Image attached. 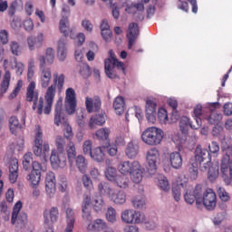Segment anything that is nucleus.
<instances>
[{"label":"nucleus","mask_w":232,"mask_h":232,"mask_svg":"<svg viewBox=\"0 0 232 232\" xmlns=\"http://www.w3.org/2000/svg\"><path fill=\"white\" fill-rule=\"evenodd\" d=\"M57 57L59 61H65L68 55V49L66 48V38H62L58 42Z\"/></svg>","instance_id":"nucleus-29"},{"label":"nucleus","mask_w":232,"mask_h":232,"mask_svg":"<svg viewBox=\"0 0 232 232\" xmlns=\"http://www.w3.org/2000/svg\"><path fill=\"white\" fill-rule=\"evenodd\" d=\"M105 177L111 182H113L117 179V169L113 167H107L105 169Z\"/></svg>","instance_id":"nucleus-53"},{"label":"nucleus","mask_w":232,"mask_h":232,"mask_svg":"<svg viewBox=\"0 0 232 232\" xmlns=\"http://www.w3.org/2000/svg\"><path fill=\"white\" fill-rule=\"evenodd\" d=\"M138 37H139V24L137 23L130 24L128 33H127V39L129 41V50H131Z\"/></svg>","instance_id":"nucleus-21"},{"label":"nucleus","mask_w":232,"mask_h":232,"mask_svg":"<svg viewBox=\"0 0 232 232\" xmlns=\"http://www.w3.org/2000/svg\"><path fill=\"white\" fill-rule=\"evenodd\" d=\"M115 185L118 186V188H121L123 189H126L128 186H130V179L126 176H117L116 179L112 181Z\"/></svg>","instance_id":"nucleus-42"},{"label":"nucleus","mask_w":232,"mask_h":232,"mask_svg":"<svg viewBox=\"0 0 232 232\" xmlns=\"http://www.w3.org/2000/svg\"><path fill=\"white\" fill-rule=\"evenodd\" d=\"M208 179L210 180V182L217 180V179H218V166L210 165L208 168Z\"/></svg>","instance_id":"nucleus-51"},{"label":"nucleus","mask_w":232,"mask_h":232,"mask_svg":"<svg viewBox=\"0 0 232 232\" xmlns=\"http://www.w3.org/2000/svg\"><path fill=\"white\" fill-rule=\"evenodd\" d=\"M162 139H164V132L157 127H150L141 134V140L148 146H157L162 142Z\"/></svg>","instance_id":"nucleus-7"},{"label":"nucleus","mask_w":232,"mask_h":232,"mask_svg":"<svg viewBox=\"0 0 232 232\" xmlns=\"http://www.w3.org/2000/svg\"><path fill=\"white\" fill-rule=\"evenodd\" d=\"M208 150L212 155H218V152L220 151V146L218 145V142L212 141L211 144L208 145Z\"/></svg>","instance_id":"nucleus-64"},{"label":"nucleus","mask_w":232,"mask_h":232,"mask_svg":"<svg viewBox=\"0 0 232 232\" xmlns=\"http://www.w3.org/2000/svg\"><path fill=\"white\" fill-rule=\"evenodd\" d=\"M53 77V83L46 90L44 98H39V92H35V82H31L27 87L26 101L28 102H34L33 110H37L38 115H43V111L45 115L52 113V106H53L57 88L59 92H63V88H64V79L66 77L63 73L54 72Z\"/></svg>","instance_id":"nucleus-1"},{"label":"nucleus","mask_w":232,"mask_h":232,"mask_svg":"<svg viewBox=\"0 0 232 232\" xmlns=\"http://www.w3.org/2000/svg\"><path fill=\"white\" fill-rule=\"evenodd\" d=\"M106 150V147H97L94 150H92V152L91 154V159L92 160H95V162H102L104 160V151Z\"/></svg>","instance_id":"nucleus-34"},{"label":"nucleus","mask_w":232,"mask_h":232,"mask_svg":"<svg viewBox=\"0 0 232 232\" xmlns=\"http://www.w3.org/2000/svg\"><path fill=\"white\" fill-rule=\"evenodd\" d=\"M110 133H111V130H110L109 128H102L96 131V137L100 140H106L107 144L108 142H110Z\"/></svg>","instance_id":"nucleus-41"},{"label":"nucleus","mask_w":232,"mask_h":232,"mask_svg":"<svg viewBox=\"0 0 232 232\" xmlns=\"http://www.w3.org/2000/svg\"><path fill=\"white\" fill-rule=\"evenodd\" d=\"M202 197V186L197 185L193 191L188 189L184 195V199L187 204H194L197 198H200Z\"/></svg>","instance_id":"nucleus-20"},{"label":"nucleus","mask_w":232,"mask_h":232,"mask_svg":"<svg viewBox=\"0 0 232 232\" xmlns=\"http://www.w3.org/2000/svg\"><path fill=\"white\" fill-rule=\"evenodd\" d=\"M82 27L85 32H88V34H92V32H93V24L88 18L82 20Z\"/></svg>","instance_id":"nucleus-60"},{"label":"nucleus","mask_w":232,"mask_h":232,"mask_svg":"<svg viewBox=\"0 0 232 232\" xmlns=\"http://www.w3.org/2000/svg\"><path fill=\"white\" fill-rule=\"evenodd\" d=\"M146 160L148 164V173H150V175H155L157 164L160 162V153L157 148H152L147 151Z\"/></svg>","instance_id":"nucleus-10"},{"label":"nucleus","mask_w":232,"mask_h":232,"mask_svg":"<svg viewBox=\"0 0 232 232\" xmlns=\"http://www.w3.org/2000/svg\"><path fill=\"white\" fill-rule=\"evenodd\" d=\"M92 204L96 213H99V211H102V209L106 208V203H104V198H102V196H96L95 198H93Z\"/></svg>","instance_id":"nucleus-37"},{"label":"nucleus","mask_w":232,"mask_h":232,"mask_svg":"<svg viewBox=\"0 0 232 232\" xmlns=\"http://www.w3.org/2000/svg\"><path fill=\"white\" fill-rule=\"evenodd\" d=\"M111 200L117 204L118 206H122V204L126 203V193L123 191H118L110 196Z\"/></svg>","instance_id":"nucleus-36"},{"label":"nucleus","mask_w":232,"mask_h":232,"mask_svg":"<svg viewBox=\"0 0 232 232\" xmlns=\"http://www.w3.org/2000/svg\"><path fill=\"white\" fill-rule=\"evenodd\" d=\"M45 192L49 198H53V195H55V174L53 172L46 174Z\"/></svg>","instance_id":"nucleus-19"},{"label":"nucleus","mask_w":232,"mask_h":232,"mask_svg":"<svg viewBox=\"0 0 232 232\" xmlns=\"http://www.w3.org/2000/svg\"><path fill=\"white\" fill-rule=\"evenodd\" d=\"M168 104L172 108V115L177 119L179 117V112L177 111V108H179V102L175 99H169Z\"/></svg>","instance_id":"nucleus-59"},{"label":"nucleus","mask_w":232,"mask_h":232,"mask_svg":"<svg viewBox=\"0 0 232 232\" xmlns=\"http://www.w3.org/2000/svg\"><path fill=\"white\" fill-rule=\"evenodd\" d=\"M194 160H191L189 162L193 168L191 172V178L197 179L198 175V168L200 171H208L209 166H211V154L208 149L198 145L194 152Z\"/></svg>","instance_id":"nucleus-2"},{"label":"nucleus","mask_w":232,"mask_h":232,"mask_svg":"<svg viewBox=\"0 0 232 232\" xmlns=\"http://www.w3.org/2000/svg\"><path fill=\"white\" fill-rule=\"evenodd\" d=\"M9 124L10 131L14 135H16L17 131L23 128V125L19 123V120H17V117L15 116H13L9 119Z\"/></svg>","instance_id":"nucleus-40"},{"label":"nucleus","mask_w":232,"mask_h":232,"mask_svg":"<svg viewBox=\"0 0 232 232\" xmlns=\"http://www.w3.org/2000/svg\"><path fill=\"white\" fill-rule=\"evenodd\" d=\"M58 188L59 191H61L62 193H66V191H68V179H66V178L62 177L60 179L58 183Z\"/></svg>","instance_id":"nucleus-61"},{"label":"nucleus","mask_w":232,"mask_h":232,"mask_svg":"<svg viewBox=\"0 0 232 232\" xmlns=\"http://www.w3.org/2000/svg\"><path fill=\"white\" fill-rule=\"evenodd\" d=\"M50 161L53 169L66 168V154L64 152L52 150Z\"/></svg>","instance_id":"nucleus-14"},{"label":"nucleus","mask_w":232,"mask_h":232,"mask_svg":"<svg viewBox=\"0 0 232 232\" xmlns=\"http://www.w3.org/2000/svg\"><path fill=\"white\" fill-rule=\"evenodd\" d=\"M44 224H55L59 220V208L52 207L50 209L44 210Z\"/></svg>","instance_id":"nucleus-18"},{"label":"nucleus","mask_w":232,"mask_h":232,"mask_svg":"<svg viewBox=\"0 0 232 232\" xmlns=\"http://www.w3.org/2000/svg\"><path fill=\"white\" fill-rule=\"evenodd\" d=\"M27 179L29 180L32 188H34L35 186H39V182H41V174L31 172Z\"/></svg>","instance_id":"nucleus-50"},{"label":"nucleus","mask_w":232,"mask_h":232,"mask_svg":"<svg viewBox=\"0 0 232 232\" xmlns=\"http://www.w3.org/2000/svg\"><path fill=\"white\" fill-rule=\"evenodd\" d=\"M33 160L34 159L32 158V152H27L24 155L23 168L25 171H28L30 169Z\"/></svg>","instance_id":"nucleus-54"},{"label":"nucleus","mask_w":232,"mask_h":232,"mask_svg":"<svg viewBox=\"0 0 232 232\" xmlns=\"http://www.w3.org/2000/svg\"><path fill=\"white\" fill-rule=\"evenodd\" d=\"M159 180V188L162 189L163 191H168L169 189V181L168 180V178L164 175H160L158 177Z\"/></svg>","instance_id":"nucleus-52"},{"label":"nucleus","mask_w":232,"mask_h":232,"mask_svg":"<svg viewBox=\"0 0 232 232\" xmlns=\"http://www.w3.org/2000/svg\"><path fill=\"white\" fill-rule=\"evenodd\" d=\"M77 108V98L75 97V90L68 88L65 91V110L68 115H73Z\"/></svg>","instance_id":"nucleus-12"},{"label":"nucleus","mask_w":232,"mask_h":232,"mask_svg":"<svg viewBox=\"0 0 232 232\" xmlns=\"http://www.w3.org/2000/svg\"><path fill=\"white\" fill-rule=\"evenodd\" d=\"M217 193L222 202H227L231 198L229 193L226 191V188H224V187L217 186Z\"/></svg>","instance_id":"nucleus-48"},{"label":"nucleus","mask_w":232,"mask_h":232,"mask_svg":"<svg viewBox=\"0 0 232 232\" xmlns=\"http://www.w3.org/2000/svg\"><path fill=\"white\" fill-rule=\"evenodd\" d=\"M100 28L104 41H106V43H110V41H111V29H110L108 20L103 19L101 23Z\"/></svg>","instance_id":"nucleus-30"},{"label":"nucleus","mask_w":232,"mask_h":232,"mask_svg":"<svg viewBox=\"0 0 232 232\" xmlns=\"http://www.w3.org/2000/svg\"><path fill=\"white\" fill-rule=\"evenodd\" d=\"M144 173V169L140 166V163L134 160L133 169L130 171V179L135 184H140L142 180V174Z\"/></svg>","instance_id":"nucleus-22"},{"label":"nucleus","mask_w":232,"mask_h":232,"mask_svg":"<svg viewBox=\"0 0 232 232\" xmlns=\"http://www.w3.org/2000/svg\"><path fill=\"white\" fill-rule=\"evenodd\" d=\"M103 148H105V150H107L108 154L111 157H115V155H117V146L116 145H111L110 141H108L105 145H103Z\"/></svg>","instance_id":"nucleus-63"},{"label":"nucleus","mask_w":232,"mask_h":232,"mask_svg":"<svg viewBox=\"0 0 232 232\" xmlns=\"http://www.w3.org/2000/svg\"><path fill=\"white\" fill-rule=\"evenodd\" d=\"M108 227V224L104 219L97 218L93 221L92 225V229L93 231H103Z\"/></svg>","instance_id":"nucleus-46"},{"label":"nucleus","mask_w":232,"mask_h":232,"mask_svg":"<svg viewBox=\"0 0 232 232\" xmlns=\"http://www.w3.org/2000/svg\"><path fill=\"white\" fill-rule=\"evenodd\" d=\"M140 152L139 143L130 140L125 148V155L130 160L137 159Z\"/></svg>","instance_id":"nucleus-25"},{"label":"nucleus","mask_w":232,"mask_h":232,"mask_svg":"<svg viewBox=\"0 0 232 232\" xmlns=\"http://www.w3.org/2000/svg\"><path fill=\"white\" fill-rule=\"evenodd\" d=\"M93 143L91 140H87L82 144V151L84 155H89L91 157L92 153L93 152Z\"/></svg>","instance_id":"nucleus-56"},{"label":"nucleus","mask_w":232,"mask_h":232,"mask_svg":"<svg viewBox=\"0 0 232 232\" xmlns=\"http://www.w3.org/2000/svg\"><path fill=\"white\" fill-rule=\"evenodd\" d=\"M11 79H12V74L10 73V71H6L0 85V93L2 95L3 93H6V92H8V88H10Z\"/></svg>","instance_id":"nucleus-35"},{"label":"nucleus","mask_w":232,"mask_h":232,"mask_svg":"<svg viewBox=\"0 0 232 232\" xmlns=\"http://www.w3.org/2000/svg\"><path fill=\"white\" fill-rule=\"evenodd\" d=\"M113 108L117 115L124 113V98L118 96L113 102Z\"/></svg>","instance_id":"nucleus-38"},{"label":"nucleus","mask_w":232,"mask_h":232,"mask_svg":"<svg viewBox=\"0 0 232 232\" xmlns=\"http://www.w3.org/2000/svg\"><path fill=\"white\" fill-rule=\"evenodd\" d=\"M75 166L80 173H86L88 169V160L82 155H78L75 158Z\"/></svg>","instance_id":"nucleus-33"},{"label":"nucleus","mask_w":232,"mask_h":232,"mask_svg":"<svg viewBox=\"0 0 232 232\" xmlns=\"http://www.w3.org/2000/svg\"><path fill=\"white\" fill-rule=\"evenodd\" d=\"M209 111V107L207 109H202V105H197L194 108V122L196 125H191L192 130H198L202 126V121L206 119L207 114L206 111Z\"/></svg>","instance_id":"nucleus-15"},{"label":"nucleus","mask_w":232,"mask_h":232,"mask_svg":"<svg viewBox=\"0 0 232 232\" xmlns=\"http://www.w3.org/2000/svg\"><path fill=\"white\" fill-rule=\"evenodd\" d=\"M45 60V66L46 64H53V59H55V52H53V49L47 48L45 52V56L43 55Z\"/></svg>","instance_id":"nucleus-55"},{"label":"nucleus","mask_w":232,"mask_h":232,"mask_svg":"<svg viewBox=\"0 0 232 232\" xmlns=\"http://www.w3.org/2000/svg\"><path fill=\"white\" fill-rule=\"evenodd\" d=\"M218 106H220V103L218 102L208 104V111H210V114H207L206 119L209 124H218V122L222 121V114L215 111Z\"/></svg>","instance_id":"nucleus-17"},{"label":"nucleus","mask_w":232,"mask_h":232,"mask_svg":"<svg viewBox=\"0 0 232 232\" xmlns=\"http://www.w3.org/2000/svg\"><path fill=\"white\" fill-rule=\"evenodd\" d=\"M79 73L83 79H88L92 75V69L88 63H82L78 65Z\"/></svg>","instance_id":"nucleus-43"},{"label":"nucleus","mask_w":232,"mask_h":232,"mask_svg":"<svg viewBox=\"0 0 232 232\" xmlns=\"http://www.w3.org/2000/svg\"><path fill=\"white\" fill-rule=\"evenodd\" d=\"M221 173L227 186L232 182V145L222 147Z\"/></svg>","instance_id":"nucleus-3"},{"label":"nucleus","mask_w":232,"mask_h":232,"mask_svg":"<svg viewBox=\"0 0 232 232\" xmlns=\"http://www.w3.org/2000/svg\"><path fill=\"white\" fill-rule=\"evenodd\" d=\"M44 34L43 33L38 34V35L35 36H29L27 37V46L30 52H34L36 48H41L43 46L44 42Z\"/></svg>","instance_id":"nucleus-24"},{"label":"nucleus","mask_w":232,"mask_h":232,"mask_svg":"<svg viewBox=\"0 0 232 232\" xmlns=\"http://www.w3.org/2000/svg\"><path fill=\"white\" fill-rule=\"evenodd\" d=\"M203 206L208 211H213L217 208V194L212 188H207L201 196Z\"/></svg>","instance_id":"nucleus-13"},{"label":"nucleus","mask_w":232,"mask_h":232,"mask_svg":"<svg viewBox=\"0 0 232 232\" xmlns=\"http://www.w3.org/2000/svg\"><path fill=\"white\" fill-rule=\"evenodd\" d=\"M21 208H23V203L21 201H17L13 208L11 224L24 226V224L28 222V216L26 215V213L21 212Z\"/></svg>","instance_id":"nucleus-11"},{"label":"nucleus","mask_w":232,"mask_h":232,"mask_svg":"<svg viewBox=\"0 0 232 232\" xmlns=\"http://www.w3.org/2000/svg\"><path fill=\"white\" fill-rule=\"evenodd\" d=\"M158 119L160 124H166L168 122V111L164 108H160L158 111Z\"/></svg>","instance_id":"nucleus-58"},{"label":"nucleus","mask_w":232,"mask_h":232,"mask_svg":"<svg viewBox=\"0 0 232 232\" xmlns=\"http://www.w3.org/2000/svg\"><path fill=\"white\" fill-rule=\"evenodd\" d=\"M54 124L56 126H63L64 128L63 135L65 139H72L73 131L68 123V120L63 114V99H59L54 106Z\"/></svg>","instance_id":"nucleus-4"},{"label":"nucleus","mask_w":232,"mask_h":232,"mask_svg":"<svg viewBox=\"0 0 232 232\" xmlns=\"http://www.w3.org/2000/svg\"><path fill=\"white\" fill-rule=\"evenodd\" d=\"M169 160L171 168L174 169H180L182 168V155H180V152L174 151L169 154Z\"/></svg>","instance_id":"nucleus-27"},{"label":"nucleus","mask_w":232,"mask_h":232,"mask_svg":"<svg viewBox=\"0 0 232 232\" xmlns=\"http://www.w3.org/2000/svg\"><path fill=\"white\" fill-rule=\"evenodd\" d=\"M9 46H10L11 53H13V55H15V56L19 55L21 52V46L19 45V43L15 41H12Z\"/></svg>","instance_id":"nucleus-62"},{"label":"nucleus","mask_w":232,"mask_h":232,"mask_svg":"<svg viewBox=\"0 0 232 232\" xmlns=\"http://www.w3.org/2000/svg\"><path fill=\"white\" fill-rule=\"evenodd\" d=\"M19 162L17 160H12L9 165V180L11 184H15L17 182V178L19 177Z\"/></svg>","instance_id":"nucleus-26"},{"label":"nucleus","mask_w":232,"mask_h":232,"mask_svg":"<svg viewBox=\"0 0 232 232\" xmlns=\"http://www.w3.org/2000/svg\"><path fill=\"white\" fill-rule=\"evenodd\" d=\"M85 106L88 113H93V111H99L102 106L101 98H99L98 96H95L94 98L86 97Z\"/></svg>","instance_id":"nucleus-23"},{"label":"nucleus","mask_w":232,"mask_h":232,"mask_svg":"<svg viewBox=\"0 0 232 232\" xmlns=\"http://www.w3.org/2000/svg\"><path fill=\"white\" fill-rule=\"evenodd\" d=\"M106 122V116L104 113H99L92 116L89 121V128L95 130V126H102Z\"/></svg>","instance_id":"nucleus-28"},{"label":"nucleus","mask_w":232,"mask_h":232,"mask_svg":"<svg viewBox=\"0 0 232 232\" xmlns=\"http://www.w3.org/2000/svg\"><path fill=\"white\" fill-rule=\"evenodd\" d=\"M191 126H196L193 121H189V118L183 116L179 121V128L182 133H188V129Z\"/></svg>","instance_id":"nucleus-45"},{"label":"nucleus","mask_w":232,"mask_h":232,"mask_svg":"<svg viewBox=\"0 0 232 232\" xmlns=\"http://www.w3.org/2000/svg\"><path fill=\"white\" fill-rule=\"evenodd\" d=\"M121 220L125 224H142L146 222V216L133 209H126L121 212Z\"/></svg>","instance_id":"nucleus-9"},{"label":"nucleus","mask_w":232,"mask_h":232,"mask_svg":"<svg viewBox=\"0 0 232 232\" xmlns=\"http://www.w3.org/2000/svg\"><path fill=\"white\" fill-rule=\"evenodd\" d=\"M133 164H135V161H121L118 165V171H120L121 175H130L133 169Z\"/></svg>","instance_id":"nucleus-31"},{"label":"nucleus","mask_w":232,"mask_h":232,"mask_svg":"<svg viewBox=\"0 0 232 232\" xmlns=\"http://www.w3.org/2000/svg\"><path fill=\"white\" fill-rule=\"evenodd\" d=\"M33 151L36 157H43L44 160H46V157L50 153V144L44 142L43 145V130H41V126L39 125L36 126Z\"/></svg>","instance_id":"nucleus-6"},{"label":"nucleus","mask_w":232,"mask_h":232,"mask_svg":"<svg viewBox=\"0 0 232 232\" xmlns=\"http://www.w3.org/2000/svg\"><path fill=\"white\" fill-rule=\"evenodd\" d=\"M133 208L136 209H146V200L144 198H135L132 199Z\"/></svg>","instance_id":"nucleus-57"},{"label":"nucleus","mask_w":232,"mask_h":232,"mask_svg":"<svg viewBox=\"0 0 232 232\" xmlns=\"http://www.w3.org/2000/svg\"><path fill=\"white\" fill-rule=\"evenodd\" d=\"M146 119L152 124L157 121V102L147 100L145 105Z\"/></svg>","instance_id":"nucleus-16"},{"label":"nucleus","mask_w":232,"mask_h":232,"mask_svg":"<svg viewBox=\"0 0 232 232\" xmlns=\"http://www.w3.org/2000/svg\"><path fill=\"white\" fill-rule=\"evenodd\" d=\"M66 222L67 227L65 230L68 232L73 231V226H75V212L70 208L66 209Z\"/></svg>","instance_id":"nucleus-32"},{"label":"nucleus","mask_w":232,"mask_h":232,"mask_svg":"<svg viewBox=\"0 0 232 232\" xmlns=\"http://www.w3.org/2000/svg\"><path fill=\"white\" fill-rule=\"evenodd\" d=\"M115 67L124 72V63L119 62L115 57L113 50H110L109 57L104 60L105 75H107L108 79H119V75L115 72Z\"/></svg>","instance_id":"nucleus-5"},{"label":"nucleus","mask_w":232,"mask_h":232,"mask_svg":"<svg viewBox=\"0 0 232 232\" xmlns=\"http://www.w3.org/2000/svg\"><path fill=\"white\" fill-rule=\"evenodd\" d=\"M59 28L61 34H63V35H68V32H70V20L68 19V16H63L60 20Z\"/></svg>","instance_id":"nucleus-39"},{"label":"nucleus","mask_w":232,"mask_h":232,"mask_svg":"<svg viewBox=\"0 0 232 232\" xmlns=\"http://www.w3.org/2000/svg\"><path fill=\"white\" fill-rule=\"evenodd\" d=\"M38 63L40 67V85L44 90L50 88L52 82V69L46 67V60L43 55L38 56Z\"/></svg>","instance_id":"nucleus-8"},{"label":"nucleus","mask_w":232,"mask_h":232,"mask_svg":"<svg viewBox=\"0 0 232 232\" xmlns=\"http://www.w3.org/2000/svg\"><path fill=\"white\" fill-rule=\"evenodd\" d=\"M67 157L69 162H73L75 160V157H77V151L75 150V143L70 141L69 142V149L67 150Z\"/></svg>","instance_id":"nucleus-49"},{"label":"nucleus","mask_w":232,"mask_h":232,"mask_svg":"<svg viewBox=\"0 0 232 232\" xmlns=\"http://www.w3.org/2000/svg\"><path fill=\"white\" fill-rule=\"evenodd\" d=\"M98 191L101 195L110 197L111 195V187L105 181H102L98 185Z\"/></svg>","instance_id":"nucleus-44"},{"label":"nucleus","mask_w":232,"mask_h":232,"mask_svg":"<svg viewBox=\"0 0 232 232\" xmlns=\"http://www.w3.org/2000/svg\"><path fill=\"white\" fill-rule=\"evenodd\" d=\"M106 220H108L111 224H115L117 222V211L113 207H109L107 212L105 214Z\"/></svg>","instance_id":"nucleus-47"}]
</instances>
